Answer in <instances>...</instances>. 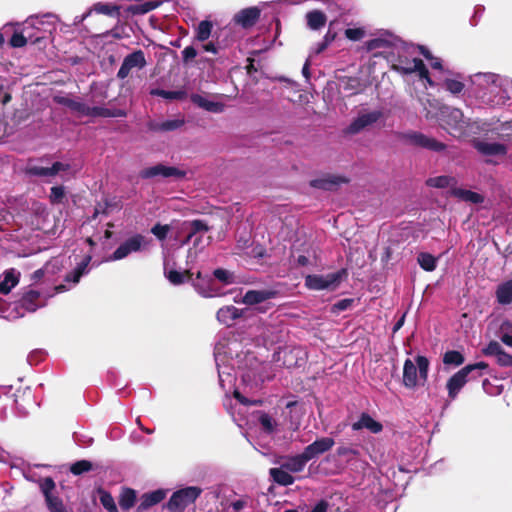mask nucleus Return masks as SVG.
Instances as JSON below:
<instances>
[{
  "label": "nucleus",
  "instance_id": "f257e3e1",
  "mask_svg": "<svg viewBox=\"0 0 512 512\" xmlns=\"http://www.w3.org/2000/svg\"><path fill=\"white\" fill-rule=\"evenodd\" d=\"M395 50L397 51L398 57L392 64L394 71L403 75L417 73L419 78L426 81L429 86L432 87L435 85L423 61L415 56L419 47L401 44L398 45Z\"/></svg>",
  "mask_w": 512,
  "mask_h": 512
},
{
  "label": "nucleus",
  "instance_id": "f03ea898",
  "mask_svg": "<svg viewBox=\"0 0 512 512\" xmlns=\"http://www.w3.org/2000/svg\"><path fill=\"white\" fill-rule=\"evenodd\" d=\"M429 365L428 358L422 355L416 356L415 363L411 359H406L403 366V385L406 388L413 389L417 386L418 378L426 382Z\"/></svg>",
  "mask_w": 512,
  "mask_h": 512
},
{
  "label": "nucleus",
  "instance_id": "7ed1b4c3",
  "mask_svg": "<svg viewBox=\"0 0 512 512\" xmlns=\"http://www.w3.org/2000/svg\"><path fill=\"white\" fill-rule=\"evenodd\" d=\"M59 103L69 107L78 116L84 117H125L126 112L122 109H108L100 106H89L86 103L70 98L62 97Z\"/></svg>",
  "mask_w": 512,
  "mask_h": 512
},
{
  "label": "nucleus",
  "instance_id": "20e7f679",
  "mask_svg": "<svg viewBox=\"0 0 512 512\" xmlns=\"http://www.w3.org/2000/svg\"><path fill=\"white\" fill-rule=\"evenodd\" d=\"M489 368L488 363L480 361L474 364H468L453 374L446 383L448 391V397L451 400L456 399L461 389L469 382V374L476 372L477 370H487Z\"/></svg>",
  "mask_w": 512,
  "mask_h": 512
},
{
  "label": "nucleus",
  "instance_id": "39448f33",
  "mask_svg": "<svg viewBox=\"0 0 512 512\" xmlns=\"http://www.w3.org/2000/svg\"><path fill=\"white\" fill-rule=\"evenodd\" d=\"M202 489L196 486H189L175 491L168 502L166 508L170 512H184V510L201 495Z\"/></svg>",
  "mask_w": 512,
  "mask_h": 512
},
{
  "label": "nucleus",
  "instance_id": "423d86ee",
  "mask_svg": "<svg viewBox=\"0 0 512 512\" xmlns=\"http://www.w3.org/2000/svg\"><path fill=\"white\" fill-rule=\"evenodd\" d=\"M346 276L347 271L345 269L327 275H308L305 278V286L311 290L334 289Z\"/></svg>",
  "mask_w": 512,
  "mask_h": 512
},
{
  "label": "nucleus",
  "instance_id": "0eeeda50",
  "mask_svg": "<svg viewBox=\"0 0 512 512\" xmlns=\"http://www.w3.org/2000/svg\"><path fill=\"white\" fill-rule=\"evenodd\" d=\"M139 176L143 179H152V180H161L166 178H183L185 176V172L173 167L167 166L164 164H157L151 167H147L142 169L139 172Z\"/></svg>",
  "mask_w": 512,
  "mask_h": 512
},
{
  "label": "nucleus",
  "instance_id": "6e6552de",
  "mask_svg": "<svg viewBox=\"0 0 512 512\" xmlns=\"http://www.w3.org/2000/svg\"><path fill=\"white\" fill-rule=\"evenodd\" d=\"M39 487L44 495L47 508L50 512H68L63 501L59 497L53 495L56 484L52 477H45L39 480Z\"/></svg>",
  "mask_w": 512,
  "mask_h": 512
},
{
  "label": "nucleus",
  "instance_id": "1a4fd4ad",
  "mask_svg": "<svg viewBox=\"0 0 512 512\" xmlns=\"http://www.w3.org/2000/svg\"><path fill=\"white\" fill-rule=\"evenodd\" d=\"M348 179L341 175L325 173L310 181V187L315 190L334 191L347 184Z\"/></svg>",
  "mask_w": 512,
  "mask_h": 512
},
{
  "label": "nucleus",
  "instance_id": "9d476101",
  "mask_svg": "<svg viewBox=\"0 0 512 512\" xmlns=\"http://www.w3.org/2000/svg\"><path fill=\"white\" fill-rule=\"evenodd\" d=\"M122 209V200L116 194H102L100 200L96 202L92 218L99 215L108 216Z\"/></svg>",
  "mask_w": 512,
  "mask_h": 512
},
{
  "label": "nucleus",
  "instance_id": "9b49d317",
  "mask_svg": "<svg viewBox=\"0 0 512 512\" xmlns=\"http://www.w3.org/2000/svg\"><path fill=\"white\" fill-rule=\"evenodd\" d=\"M145 65L146 59L144 52L142 50H137L124 58L123 63L118 70L117 76L120 79H125L132 69H142L145 67Z\"/></svg>",
  "mask_w": 512,
  "mask_h": 512
},
{
  "label": "nucleus",
  "instance_id": "f8f14e48",
  "mask_svg": "<svg viewBox=\"0 0 512 512\" xmlns=\"http://www.w3.org/2000/svg\"><path fill=\"white\" fill-rule=\"evenodd\" d=\"M382 117V112L379 110L361 113L347 128L350 134H356L368 126L373 125Z\"/></svg>",
  "mask_w": 512,
  "mask_h": 512
},
{
  "label": "nucleus",
  "instance_id": "ddd939ff",
  "mask_svg": "<svg viewBox=\"0 0 512 512\" xmlns=\"http://www.w3.org/2000/svg\"><path fill=\"white\" fill-rule=\"evenodd\" d=\"M144 242V237L141 234H136L133 237L123 242L112 254V260H120L128 256L132 252H137L141 249Z\"/></svg>",
  "mask_w": 512,
  "mask_h": 512
},
{
  "label": "nucleus",
  "instance_id": "4468645a",
  "mask_svg": "<svg viewBox=\"0 0 512 512\" xmlns=\"http://www.w3.org/2000/svg\"><path fill=\"white\" fill-rule=\"evenodd\" d=\"M463 114L459 109L443 107L440 111V122L446 129H461Z\"/></svg>",
  "mask_w": 512,
  "mask_h": 512
},
{
  "label": "nucleus",
  "instance_id": "2eb2a0df",
  "mask_svg": "<svg viewBox=\"0 0 512 512\" xmlns=\"http://www.w3.org/2000/svg\"><path fill=\"white\" fill-rule=\"evenodd\" d=\"M335 444V441L331 437H322L315 440L313 443L309 444L304 448V452L309 458L312 460L325 452L329 451Z\"/></svg>",
  "mask_w": 512,
  "mask_h": 512
},
{
  "label": "nucleus",
  "instance_id": "dca6fc26",
  "mask_svg": "<svg viewBox=\"0 0 512 512\" xmlns=\"http://www.w3.org/2000/svg\"><path fill=\"white\" fill-rule=\"evenodd\" d=\"M277 291L272 289L266 290H248L242 299V302L246 305H256L267 301L269 299L275 298L277 296Z\"/></svg>",
  "mask_w": 512,
  "mask_h": 512
},
{
  "label": "nucleus",
  "instance_id": "f3484780",
  "mask_svg": "<svg viewBox=\"0 0 512 512\" xmlns=\"http://www.w3.org/2000/svg\"><path fill=\"white\" fill-rule=\"evenodd\" d=\"M191 101L198 107L212 113H222L225 105L222 102L214 101L200 94H192Z\"/></svg>",
  "mask_w": 512,
  "mask_h": 512
},
{
  "label": "nucleus",
  "instance_id": "a211bd4d",
  "mask_svg": "<svg viewBox=\"0 0 512 512\" xmlns=\"http://www.w3.org/2000/svg\"><path fill=\"white\" fill-rule=\"evenodd\" d=\"M475 147L485 156H504L507 153L506 146L497 142L478 141Z\"/></svg>",
  "mask_w": 512,
  "mask_h": 512
},
{
  "label": "nucleus",
  "instance_id": "6ab92c4d",
  "mask_svg": "<svg viewBox=\"0 0 512 512\" xmlns=\"http://www.w3.org/2000/svg\"><path fill=\"white\" fill-rule=\"evenodd\" d=\"M368 429L370 432L377 434L383 430V425L374 420L368 413L363 412L357 422L352 424V429L358 431L361 429Z\"/></svg>",
  "mask_w": 512,
  "mask_h": 512
},
{
  "label": "nucleus",
  "instance_id": "aec40b11",
  "mask_svg": "<svg viewBox=\"0 0 512 512\" xmlns=\"http://www.w3.org/2000/svg\"><path fill=\"white\" fill-rule=\"evenodd\" d=\"M240 317H242V311L233 305L223 306L216 313L217 320L228 327Z\"/></svg>",
  "mask_w": 512,
  "mask_h": 512
},
{
  "label": "nucleus",
  "instance_id": "412c9836",
  "mask_svg": "<svg viewBox=\"0 0 512 512\" xmlns=\"http://www.w3.org/2000/svg\"><path fill=\"white\" fill-rule=\"evenodd\" d=\"M68 168L69 166L67 164L55 162L51 167H43L38 165L30 166L29 172L35 176L52 177L62 171H66Z\"/></svg>",
  "mask_w": 512,
  "mask_h": 512
},
{
  "label": "nucleus",
  "instance_id": "4be33fe9",
  "mask_svg": "<svg viewBox=\"0 0 512 512\" xmlns=\"http://www.w3.org/2000/svg\"><path fill=\"white\" fill-rule=\"evenodd\" d=\"M309 461V458L303 451L301 454L286 457L285 461L282 463V467L289 472L298 473L304 470Z\"/></svg>",
  "mask_w": 512,
  "mask_h": 512
},
{
  "label": "nucleus",
  "instance_id": "5701e85b",
  "mask_svg": "<svg viewBox=\"0 0 512 512\" xmlns=\"http://www.w3.org/2000/svg\"><path fill=\"white\" fill-rule=\"evenodd\" d=\"M398 39L390 33H384L377 38H374L366 43V48L369 51L376 50L378 48L393 47L396 49Z\"/></svg>",
  "mask_w": 512,
  "mask_h": 512
},
{
  "label": "nucleus",
  "instance_id": "b1692460",
  "mask_svg": "<svg viewBox=\"0 0 512 512\" xmlns=\"http://www.w3.org/2000/svg\"><path fill=\"white\" fill-rule=\"evenodd\" d=\"M260 10L257 7H250L241 10L235 15V21L247 28L252 26L259 18Z\"/></svg>",
  "mask_w": 512,
  "mask_h": 512
},
{
  "label": "nucleus",
  "instance_id": "393cba45",
  "mask_svg": "<svg viewBox=\"0 0 512 512\" xmlns=\"http://www.w3.org/2000/svg\"><path fill=\"white\" fill-rule=\"evenodd\" d=\"M56 21L57 17L50 13L44 14L42 16H30L24 22V24L26 25L24 31H26L28 27L41 30L45 24L54 27Z\"/></svg>",
  "mask_w": 512,
  "mask_h": 512
},
{
  "label": "nucleus",
  "instance_id": "a878e982",
  "mask_svg": "<svg viewBox=\"0 0 512 512\" xmlns=\"http://www.w3.org/2000/svg\"><path fill=\"white\" fill-rule=\"evenodd\" d=\"M40 292L29 290L25 292L19 300L20 306L28 312H35L40 307Z\"/></svg>",
  "mask_w": 512,
  "mask_h": 512
},
{
  "label": "nucleus",
  "instance_id": "bb28decb",
  "mask_svg": "<svg viewBox=\"0 0 512 512\" xmlns=\"http://www.w3.org/2000/svg\"><path fill=\"white\" fill-rule=\"evenodd\" d=\"M185 229H189V233L187 234L186 239L183 241V244H187L190 242L192 237L197 233H205L209 231V226L204 220L194 219L192 221H186L183 223Z\"/></svg>",
  "mask_w": 512,
  "mask_h": 512
},
{
  "label": "nucleus",
  "instance_id": "cd10ccee",
  "mask_svg": "<svg viewBox=\"0 0 512 512\" xmlns=\"http://www.w3.org/2000/svg\"><path fill=\"white\" fill-rule=\"evenodd\" d=\"M473 85L479 87V89H489L495 85L498 76L494 73H476L470 77Z\"/></svg>",
  "mask_w": 512,
  "mask_h": 512
},
{
  "label": "nucleus",
  "instance_id": "c85d7f7f",
  "mask_svg": "<svg viewBox=\"0 0 512 512\" xmlns=\"http://www.w3.org/2000/svg\"><path fill=\"white\" fill-rule=\"evenodd\" d=\"M19 282V273L14 269L6 270L3 274V279L0 280V293L7 295L10 293Z\"/></svg>",
  "mask_w": 512,
  "mask_h": 512
},
{
  "label": "nucleus",
  "instance_id": "c756f323",
  "mask_svg": "<svg viewBox=\"0 0 512 512\" xmlns=\"http://www.w3.org/2000/svg\"><path fill=\"white\" fill-rule=\"evenodd\" d=\"M166 497V491L158 489L149 493H145L141 497V504L139 508L148 509L158 503H160Z\"/></svg>",
  "mask_w": 512,
  "mask_h": 512
},
{
  "label": "nucleus",
  "instance_id": "7c9ffc66",
  "mask_svg": "<svg viewBox=\"0 0 512 512\" xmlns=\"http://www.w3.org/2000/svg\"><path fill=\"white\" fill-rule=\"evenodd\" d=\"M273 481L281 486H290L294 483L295 478L282 466L279 468H271L269 471Z\"/></svg>",
  "mask_w": 512,
  "mask_h": 512
},
{
  "label": "nucleus",
  "instance_id": "2f4dec72",
  "mask_svg": "<svg viewBox=\"0 0 512 512\" xmlns=\"http://www.w3.org/2000/svg\"><path fill=\"white\" fill-rule=\"evenodd\" d=\"M92 257L87 255L83 258V260L77 264V266L65 276L66 282L78 283L81 277L86 273L87 267L91 261Z\"/></svg>",
  "mask_w": 512,
  "mask_h": 512
},
{
  "label": "nucleus",
  "instance_id": "473e14b6",
  "mask_svg": "<svg viewBox=\"0 0 512 512\" xmlns=\"http://www.w3.org/2000/svg\"><path fill=\"white\" fill-rule=\"evenodd\" d=\"M456 181L449 176H438L427 180V185L431 188H451V192H467L466 190L455 189Z\"/></svg>",
  "mask_w": 512,
  "mask_h": 512
},
{
  "label": "nucleus",
  "instance_id": "72a5a7b5",
  "mask_svg": "<svg viewBox=\"0 0 512 512\" xmlns=\"http://www.w3.org/2000/svg\"><path fill=\"white\" fill-rule=\"evenodd\" d=\"M496 299L501 305L512 303V279L500 284L496 289Z\"/></svg>",
  "mask_w": 512,
  "mask_h": 512
},
{
  "label": "nucleus",
  "instance_id": "f704fd0d",
  "mask_svg": "<svg viewBox=\"0 0 512 512\" xmlns=\"http://www.w3.org/2000/svg\"><path fill=\"white\" fill-rule=\"evenodd\" d=\"M307 25L312 30H319L326 23V15L319 11L313 10L306 14Z\"/></svg>",
  "mask_w": 512,
  "mask_h": 512
},
{
  "label": "nucleus",
  "instance_id": "c9c22d12",
  "mask_svg": "<svg viewBox=\"0 0 512 512\" xmlns=\"http://www.w3.org/2000/svg\"><path fill=\"white\" fill-rule=\"evenodd\" d=\"M160 5L159 1L149 0L143 3L130 5L127 8V11L134 15L146 14L154 9H156Z\"/></svg>",
  "mask_w": 512,
  "mask_h": 512
},
{
  "label": "nucleus",
  "instance_id": "e433bc0d",
  "mask_svg": "<svg viewBox=\"0 0 512 512\" xmlns=\"http://www.w3.org/2000/svg\"><path fill=\"white\" fill-rule=\"evenodd\" d=\"M193 273L190 270L183 272L177 270H170L166 273V277L173 285H181L187 281H192Z\"/></svg>",
  "mask_w": 512,
  "mask_h": 512
},
{
  "label": "nucleus",
  "instance_id": "4c0bfd02",
  "mask_svg": "<svg viewBox=\"0 0 512 512\" xmlns=\"http://www.w3.org/2000/svg\"><path fill=\"white\" fill-rule=\"evenodd\" d=\"M213 24L211 21L203 20L195 28V39L200 42L206 41L212 32Z\"/></svg>",
  "mask_w": 512,
  "mask_h": 512
},
{
  "label": "nucleus",
  "instance_id": "58836bf2",
  "mask_svg": "<svg viewBox=\"0 0 512 512\" xmlns=\"http://www.w3.org/2000/svg\"><path fill=\"white\" fill-rule=\"evenodd\" d=\"M136 501V493L131 488H126L121 493L119 499V505L123 510H129L132 508Z\"/></svg>",
  "mask_w": 512,
  "mask_h": 512
},
{
  "label": "nucleus",
  "instance_id": "ea45409f",
  "mask_svg": "<svg viewBox=\"0 0 512 512\" xmlns=\"http://www.w3.org/2000/svg\"><path fill=\"white\" fill-rule=\"evenodd\" d=\"M417 261L425 271L431 272L436 269V258L430 253L421 252L417 257Z\"/></svg>",
  "mask_w": 512,
  "mask_h": 512
},
{
  "label": "nucleus",
  "instance_id": "a19ab883",
  "mask_svg": "<svg viewBox=\"0 0 512 512\" xmlns=\"http://www.w3.org/2000/svg\"><path fill=\"white\" fill-rule=\"evenodd\" d=\"M465 361L464 355L457 350H449L443 356V363L445 365H453L455 367L461 366Z\"/></svg>",
  "mask_w": 512,
  "mask_h": 512
},
{
  "label": "nucleus",
  "instance_id": "79ce46f5",
  "mask_svg": "<svg viewBox=\"0 0 512 512\" xmlns=\"http://www.w3.org/2000/svg\"><path fill=\"white\" fill-rule=\"evenodd\" d=\"M414 139L419 145L431 150L440 151L445 147L442 143H439L436 140L426 137L422 134L415 135Z\"/></svg>",
  "mask_w": 512,
  "mask_h": 512
},
{
  "label": "nucleus",
  "instance_id": "37998d69",
  "mask_svg": "<svg viewBox=\"0 0 512 512\" xmlns=\"http://www.w3.org/2000/svg\"><path fill=\"white\" fill-rule=\"evenodd\" d=\"M98 494L100 502L106 510H108L109 512H118L114 498L108 491L99 488Z\"/></svg>",
  "mask_w": 512,
  "mask_h": 512
},
{
  "label": "nucleus",
  "instance_id": "c03bdc74",
  "mask_svg": "<svg viewBox=\"0 0 512 512\" xmlns=\"http://www.w3.org/2000/svg\"><path fill=\"white\" fill-rule=\"evenodd\" d=\"M92 12H96L98 14H104V15H118L119 14V7L116 5H110L107 3H96L91 8Z\"/></svg>",
  "mask_w": 512,
  "mask_h": 512
},
{
  "label": "nucleus",
  "instance_id": "a18cd8bd",
  "mask_svg": "<svg viewBox=\"0 0 512 512\" xmlns=\"http://www.w3.org/2000/svg\"><path fill=\"white\" fill-rule=\"evenodd\" d=\"M443 84L446 90L453 95H459L465 87L464 83L456 78H446Z\"/></svg>",
  "mask_w": 512,
  "mask_h": 512
},
{
  "label": "nucleus",
  "instance_id": "49530a36",
  "mask_svg": "<svg viewBox=\"0 0 512 512\" xmlns=\"http://www.w3.org/2000/svg\"><path fill=\"white\" fill-rule=\"evenodd\" d=\"M92 468H93V465L90 461L79 460L71 465L70 472L73 475H81L85 472H89L90 470H92Z\"/></svg>",
  "mask_w": 512,
  "mask_h": 512
},
{
  "label": "nucleus",
  "instance_id": "de8ad7c7",
  "mask_svg": "<svg viewBox=\"0 0 512 512\" xmlns=\"http://www.w3.org/2000/svg\"><path fill=\"white\" fill-rule=\"evenodd\" d=\"M213 276L222 284L228 285L232 284L234 282V276L233 273L230 271L223 269V268H217L213 271Z\"/></svg>",
  "mask_w": 512,
  "mask_h": 512
},
{
  "label": "nucleus",
  "instance_id": "09e8293b",
  "mask_svg": "<svg viewBox=\"0 0 512 512\" xmlns=\"http://www.w3.org/2000/svg\"><path fill=\"white\" fill-rule=\"evenodd\" d=\"M32 39V34L25 36L23 32H15L10 39V45L15 48H21L27 44L28 40Z\"/></svg>",
  "mask_w": 512,
  "mask_h": 512
},
{
  "label": "nucleus",
  "instance_id": "8fccbe9b",
  "mask_svg": "<svg viewBox=\"0 0 512 512\" xmlns=\"http://www.w3.org/2000/svg\"><path fill=\"white\" fill-rule=\"evenodd\" d=\"M152 95L159 96L165 99H182L185 95L183 91H166L162 89H153L151 91Z\"/></svg>",
  "mask_w": 512,
  "mask_h": 512
},
{
  "label": "nucleus",
  "instance_id": "3c124183",
  "mask_svg": "<svg viewBox=\"0 0 512 512\" xmlns=\"http://www.w3.org/2000/svg\"><path fill=\"white\" fill-rule=\"evenodd\" d=\"M169 231L170 226L168 224L162 225L160 223H156L151 228V233L160 241H163L167 238Z\"/></svg>",
  "mask_w": 512,
  "mask_h": 512
},
{
  "label": "nucleus",
  "instance_id": "603ef678",
  "mask_svg": "<svg viewBox=\"0 0 512 512\" xmlns=\"http://www.w3.org/2000/svg\"><path fill=\"white\" fill-rule=\"evenodd\" d=\"M459 201L479 204L484 201V194H452Z\"/></svg>",
  "mask_w": 512,
  "mask_h": 512
},
{
  "label": "nucleus",
  "instance_id": "864d4df0",
  "mask_svg": "<svg viewBox=\"0 0 512 512\" xmlns=\"http://www.w3.org/2000/svg\"><path fill=\"white\" fill-rule=\"evenodd\" d=\"M419 51L427 60L430 61V65L433 69H437V70L442 69L441 60L439 58L433 57L428 49H426L425 47L419 46Z\"/></svg>",
  "mask_w": 512,
  "mask_h": 512
},
{
  "label": "nucleus",
  "instance_id": "5fc2aeb1",
  "mask_svg": "<svg viewBox=\"0 0 512 512\" xmlns=\"http://www.w3.org/2000/svg\"><path fill=\"white\" fill-rule=\"evenodd\" d=\"M502 350V346L497 341H490L489 344L482 349V354L496 357Z\"/></svg>",
  "mask_w": 512,
  "mask_h": 512
},
{
  "label": "nucleus",
  "instance_id": "6e6d98bb",
  "mask_svg": "<svg viewBox=\"0 0 512 512\" xmlns=\"http://www.w3.org/2000/svg\"><path fill=\"white\" fill-rule=\"evenodd\" d=\"M366 32L363 28H348L345 30V36L351 41H359L363 39Z\"/></svg>",
  "mask_w": 512,
  "mask_h": 512
},
{
  "label": "nucleus",
  "instance_id": "4d7b16f0",
  "mask_svg": "<svg viewBox=\"0 0 512 512\" xmlns=\"http://www.w3.org/2000/svg\"><path fill=\"white\" fill-rule=\"evenodd\" d=\"M353 302L354 299L351 298L341 299L332 305L331 311L333 313L345 311L352 306Z\"/></svg>",
  "mask_w": 512,
  "mask_h": 512
},
{
  "label": "nucleus",
  "instance_id": "13d9d810",
  "mask_svg": "<svg viewBox=\"0 0 512 512\" xmlns=\"http://www.w3.org/2000/svg\"><path fill=\"white\" fill-rule=\"evenodd\" d=\"M496 361L499 366L511 367L512 366V355L507 353L504 349L496 356Z\"/></svg>",
  "mask_w": 512,
  "mask_h": 512
},
{
  "label": "nucleus",
  "instance_id": "bf43d9fd",
  "mask_svg": "<svg viewBox=\"0 0 512 512\" xmlns=\"http://www.w3.org/2000/svg\"><path fill=\"white\" fill-rule=\"evenodd\" d=\"M183 124L182 120L165 121L160 125V129L164 131H171L179 128Z\"/></svg>",
  "mask_w": 512,
  "mask_h": 512
},
{
  "label": "nucleus",
  "instance_id": "052dcab7",
  "mask_svg": "<svg viewBox=\"0 0 512 512\" xmlns=\"http://www.w3.org/2000/svg\"><path fill=\"white\" fill-rule=\"evenodd\" d=\"M260 424L262 427L268 431L272 432L274 429L272 418L268 414H262L259 418Z\"/></svg>",
  "mask_w": 512,
  "mask_h": 512
},
{
  "label": "nucleus",
  "instance_id": "680f3d73",
  "mask_svg": "<svg viewBox=\"0 0 512 512\" xmlns=\"http://www.w3.org/2000/svg\"><path fill=\"white\" fill-rule=\"evenodd\" d=\"M197 56V50L193 46H187L182 51V59L184 62H189Z\"/></svg>",
  "mask_w": 512,
  "mask_h": 512
},
{
  "label": "nucleus",
  "instance_id": "e2e57ef3",
  "mask_svg": "<svg viewBox=\"0 0 512 512\" xmlns=\"http://www.w3.org/2000/svg\"><path fill=\"white\" fill-rule=\"evenodd\" d=\"M249 499H250L249 496H244L241 499L233 501L230 504V507H232L233 512H239L240 510H242L243 508H245L247 506Z\"/></svg>",
  "mask_w": 512,
  "mask_h": 512
},
{
  "label": "nucleus",
  "instance_id": "0e129e2a",
  "mask_svg": "<svg viewBox=\"0 0 512 512\" xmlns=\"http://www.w3.org/2000/svg\"><path fill=\"white\" fill-rule=\"evenodd\" d=\"M233 396L234 398L241 404L243 405H246V406H249V405H257L258 403H260V401H251L249 400L248 398H246L245 396H243L241 394V392H239L238 390H235L233 392Z\"/></svg>",
  "mask_w": 512,
  "mask_h": 512
},
{
  "label": "nucleus",
  "instance_id": "69168bd1",
  "mask_svg": "<svg viewBox=\"0 0 512 512\" xmlns=\"http://www.w3.org/2000/svg\"><path fill=\"white\" fill-rule=\"evenodd\" d=\"M338 456L356 455L357 451L348 446H339L336 451Z\"/></svg>",
  "mask_w": 512,
  "mask_h": 512
},
{
  "label": "nucleus",
  "instance_id": "338daca9",
  "mask_svg": "<svg viewBox=\"0 0 512 512\" xmlns=\"http://www.w3.org/2000/svg\"><path fill=\"white\" fill-rule=\"evenodd\" d=\"M329 508V503L322 499L320 500L310 512H327Z\"/></svg>",
  "mask_w": 512,
  "mask_h": 512
},
{
  "label": "nucleus",
  "instance_id": "774afa93",
  "mask_svg": "<svg viewBox=\"0 0 512 512\" xmlns=\"http://www.w3.org/2000/svg\"><path fill=\"white\" fill-rule=\"evenodd\" d=\"M202 49H203V51L208 52V53H212V54L218 53V47L212 42L203 44Z\"/></svg>",
  "mask_w": 512,
  "mask_h": 512
}]
</instances>
